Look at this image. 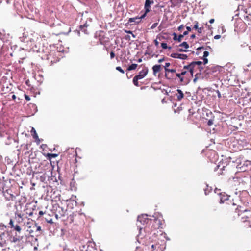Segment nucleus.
Segmentation results:
<instances>
[{"label": "nucleus", "mask_w": 251, "mask_h": 251, "mask_svg": "<svg viewBox=\"0 0 251 251\" xmlns=\"http://www.w3.org/2000/svg\"><path fill=\"white\" fill-rule=\"evenodd\" d=\"M203 61H204V64L203 65H205V64H206L208 62V59L206 58H204Z\"/></svg>", "instance_id": "nucleus-47"}, {"label": "nucleus", "mask_w": 251, "mask_h": 251, "mask_svg": "<svg viewBox=\"0 0 251 251\" xmlns=\"http://www.w3.org/2000/svg\"><path fill=\"white\" fill-rule=\"evenodd\" d=\"M215 71V68L213 67L207 68L204 70L203 75L205 77L208 78Z\"/></svg>", "instance_id": "nucleus-5"}, {"label": "nucleus", "mask_w": 251, "mask_h": 251, "mask_svg": "<svg viewBox=\"0 0 251 251\" xmlns=\"http://www.w3.org/2000/svg\"><path fill=\"white\" fill-rule=\"evenodd\" d=\"M187 31L184 32L183 34H180L178 37V41L180 42L182 40V38L184 37V35H186L188 34V26H186Z\"/></svg>", "instance_id": "nucleus-17"}, {"label": "nucleus", "mask_w": 251, "mask_h": 251, "mask_svg": "<svg viewBox=\"0 0 251 251\" xmlns=\"http://www.w3.org/2000/svg\"><path fill=\"white\" fill-rule=\"evenodd\" d=\"M153 0H146L144 9L145 10V13L144 14L141 16V18H144L146 16L147 14L151 10V5L153 3Z\"/></svg>", "instance_id": "nucleus-3"}, {"label": "nucleus", "mask_w": 251, "mask_h": 251, "mask_svg": "<svg viewBox=\"0 0 251 251\" xmlns=\"http://www.w3.org/2000/svg\"><path fill=\"white\" fill-rule=\"evenodd\" d=\"M198 23L197 22H196L195 25H194V28L195 29L197 30L198 33H201L202 32V28H201V27L198 28Z\"/></svg>", "instance_id": "nucleus-23"}, {"label": "nucleus", "mask_w": 251, "mask_h": 251, "mask_svg": "<svg viewBox=\"0 0 251 251\" xmlns=\"http://www.w3.org/2000/svg\"><path fill=\"white\" fill-rule=\"evenodd\" d=\"M148 73V69L147 67H145L142 70L139 72L138 75H135V76L138 78L139 79H142L144 78L147 75Z\"/></svg>", "instance_id": "nucleus-4"}, {"label": "nucleus", "mask_w": 251, "mask_h": 251, "mask_svg": "<svg viewBox=\"0 0 251 251\" xmlns=\"http://www.w3.org/2000/svg\"><path fill=\"white\" fill-rule=\"evenodd\" d=\"M139 79L137 78L135 76L134 77L133 79V83L134 84V85L137 87H138L139 86V82H138V80Z\"/></svg>", "instance_id": "nucleus-24"}, {"label": "nucleus", "mask_w": 251, "mask_h": 251, "mask_svg": "<svg viewBox=\"0 0 251 251\" xmlns=\"http://www.w3.org/2000/svg\"><path fill=\"white\" fill-rule=\"evenodd\" d=\"M248 211L247 210H244L241 213H238V215L241 217V220L243 222H247L249 223L248 225L249 227L251 228V224H250V221L251 220V215L247 214Z\"/></svg>", "instance_id": "nucleus-2"}, {"label": "nucleus", "mask_w": 251, "mask_h": 251, "mask_svg": "<svg viewBox=\"0 0 251 251\" xmlns=\"http://www.w3.org/2000/svg\"><path fill=\"white\" fill-rule=\"evenodd\" d=\"M160 68L161 66L160 65H155L153 66L152 67L153 74L155 75L157 72L160 71Z\"/></svg>", "instance_id": "nucleus-15"}, {"label": "nucleus", "mask_w": 251, "mask_h": 251, "mask_svg": "<svg viewBox=\"0 0 251 251\" xmlns=\"http://www.w3.org/2000/svg\"><path fill=\"white\" fill-rule=\"evenodd\" d=\"M31 132L32 133V135L33 138H34L35 139H38V136L36 133L35 129L33 127H32Z\"/></svg>", "instance_id": "nucleus-19"}, {"label": "nucleus", "mask_w": 251, "mask_h": 251, "mask_svg": "<svg viewBox=\"0 0 251 251\" xmlns=\"http://www.w3.org/2000/svg\"><path fill=\"white\" fill-rule=\"evenodd\" d=\"M177 93H178L177 97V99H178L179 100H181V99L183 97V92H182L180 90H179V89H178V90H177Z\"/></svg>", "instance_id": "nucleus-21"}, {"label": "nucleus", "mask_w": 251, "mask_h": 251, "mask_svg": "<svg viewBox=\"0 0 251 251\" xmlns=\"http://www.w3.org/2000/svg\"><path fill=\"white\" fill-rule=\"evenodd\" d=\"M214 19H211L210 20L209 22L210 23H213L214 22Z\"/></svg>", "instance_id": "nucleus-55"}, {"label": "nucleus", "mask_w": 251, "mask_h": 251, "mask_svg": "<svg viewBox=\"0 0 251 251\" xmlns=\"http://www.w3.org/2000/svg\"><path fill=\"white\" fill-rule=\"evenodd\" d=\"M48 222L49 223H53V222H52L51 219H50V220L48 221Z\"/></svg>", "instance_id": "nucleus-58"}, {"label": "nucleus", "mask_w": 251, "mask_h": 251, "mask_svg": "<svg viewBox=\"0 0 251 251\" xmlns=\"http://www.w3.org/2000/svg\"><path fill=\"white\" fill-rule=\"evenodd\" d=\"M92 248L91 247H89L87 244H86L80 247V251H90Z\"/></svg>", "instance_id": "nucleus-12"}, {"label": "nucleus", "mask_w": 251, "mask_h": 251, "mask_svg": "<svg viewBox=\"0 0 251 251\" xmlns=\"http://www.w3.org/2000/svg\"><path fill=\"white\" fill-rule=\"evenodd\" d=\"M59 208L61 209L62 213H60V215H58V214H55V217L57 219H58V218H60L62 216H64V213H65L64 211L63 210V209L62 208L59 207Z\"/></svg>", "instance_id": "nucleus-25"}, {"label": "nucleus", "mask_w": 251, "mask_h": 251, "mask_svg": "<svg viewBox=\"0 0 251 251\" xmlns=\"http://www.w3.org/2000/svg\"><path fill=\"white\" fill-rule=\"evenodd\" d=\"M156 25H157V23H155V24H154L153 25V26H156Z\"/></svg>", "instance_id": "nucleus-61"}, {"label": "nucleus", "mask_w": 251, "mask_h": 251, "mask_svg": "<svg viewBox=\"0 0 251 251\" xmlns=\"http://www.w3.org/2000/svg\"><path fill=\"white\" fill-rule=\"evenodd\" d=\"M170 63H165V66H164L165 70V71H166V69H168L167 67L170 66Z\"/></svg>", "instance_id": "nucleus-41"}, {"label": "nucleus", "mask_w": 251, "mask_h": 251, "mask_svg": "<svg viewBox=\"0 0 251 251\" xmlns=\"http://www.w3.org/2000/svg\"><path fill=\"white\" fill-rule=\"evenodd\" d=\"M209 55V52L207 51H205L204 52H203V57L204 58H206V57L208 56V55Z\"/></svg>", "instance_id": "nucleus-38"}, {"label": "nucleus", "mask_w": 251, "mask_h": 251, "mask_svg": "<svg viewBox=\"0 0 251 251\" xmlns=\"http://www.w3.org/2000/svg\"><path fill=\"white\" fill-rule=\"evenodd\" d=\"M154 224L153 225L154 228L158 229L161 227V222L160 220L155 219L154 220Z\"/></svg>", "instance_id": "nucleus-13"}, {"label": "nucleus", "mask_w": 251, "mask_h": 251, "mask_svg": "<svg viewBox=\"0 0 251 251\" xmlns=\"http://www.w3.org/2000/svg\"><path fill=\"white\" fill-rule=\"evenodd\" d=\"M171 57L174 58H179L181 59H186L187 58V55L184 54L179 53H172L171 55Z\"/></svg>", "instance_id": "nucleus-7"}, {"label": "nucleus", "mask_w": 251, "mask_h": 251, "mask_svg": "<svg viewBox=\"0 0 251 251\" xmlns=\"http://www.w3.org/2000/svg\"><path fill=\"white\" fill-rule=\"evenodd\" d=\"M81 149L79 148H76L75 150V151L74 149H69L68 150V152L69 153H71V152H73L74 153V154H73V157H74L75 156V157H78V152H81Z\"/></svg>", "instance_id": "nucleus-9"}, {"label": "nucleus", "mask_w": 251, "mask_h": 251, "mask_svg": "<svg viewBox=\"0 0 251 251\" xmlns=\"http://www.w3.org/2000/svg\"><path fill=\"white\" fill-rule=\"evenodd\" d=\"M251 161H246V164H244V165H245L246 166H248L249 165H251Z\"/></svg>", "instance_id": "nucleus-48"}, {"label": "nucleus", "mask_w": 251, "mask_h": 251, "mask_svg": "<svg viewBox=\"0 0 251 251\" xmlns=\"http://www.w3.org/2000/svg\"><path fill=\"white\" fill-rule=\"evenodd\" d=\"M0 227H2L3 228H6V226L4 224H0Z\"/></svg>", "instance_id": "nucleus-53"}, {"label": "nucleus", "mask_w": 251, "mask_h": 251, "mask_svg": "<svg viewBox=\"0 0 251 251\" xmlns=\"http://www.w3.org/2000/svg\"><path fill=\"white\" fill-rule=\"evenodd\" d=\"M223 159H222L218 163V164L214 168V171H216L218 169H220V170H223L224 168L226 166V163H223L222 162Z\"/></svg>", "instance_id": "nucleus-10"}, {"label": "nucleus", "mask_w": 251, "mask_h": 251, "mask_svg": "<svg viewBox=\"0 0 251 251\" xmlns=\"http://www.w3.org/2000/svg\"><path fill=\"white\" fill-rule=\"evenodd\" d=\"M110 58L111 59L114 58L115 57V53L113 51L110 52Z\"/></svg>", "instance_id": "nucleus-35"}, {"label": "nucleus", "mask_w": 251, "mask_h": 251, "mask_svg": "<svg viewBox=\"0 0 251 251\" xmlns=\"http://www.w3.org/2000/svg\"><path fill=\"white\" fill-rule=\"evenodd\" d=\"M54 52H51L50 53L49 55H47L46 59L49 60L50 61L51 63H55L59 61V59L57 58V59H53V55H54Z\"/></svg>", "instance_id": "nucleus-8"}, {"label": "nucleus", "mask_w": 251, "mask_h": 251, "mask_svg": "<svg viewBox=\"0 0 251 251\" xmlns=\"http://www.w3.org/2000/svg\"><path fill=\"white\" fill-rule=\"evenodd\" d=\"M173 35L174 36V37H173L174 40H175V41L178 40L177 35L176 33H174L173 34Z\"/></svg>", "instance_id": "nucleus-37"}, {"label": "nucleus", "mask_w": 251, "mask_h": 251, "mask_svg": "<svg viewBox=\"0 0 251 251\" xmlns=\"http://www.w3.org/2000/svg\"><path fill=\"white\" fill-rule=\"evenodd\" d=\"M116 69L117 71H119L120 72H121V73H122V74H124V73H125L124 71V70L121 68V67L117 66V67H116Z\"/></svg>", "instance_id": "nucleus-30"}, {"label": "nucleus", "mask_w": 251, "mask_h": 251, "mask_svg": "<svg viewBox=\"0 0 251 251\" xmlns=\"http://www.w3.org/2000/svg\"><path fill=\"white\" fill-rule=\"evenodd\" d=\"M202 63L201 61L193 62L189 64V72L191 75L196 72L195 75L201 73V70L203 69Z\"/></svg>", "instance_id": "nucleus-1"}, {"label": "nucleus", "mask_w": 251, "mask_h": 251, "mask_svg": "<svg viewBox=\"0 0 251 251\" xmlns=\"http://www.w3.org/2000/svg\"><path fill=\"white\" fill-rule=\"evenodd\" d=\"M180 46L184 47L185 49L188 48V44L186 42H183L180 45Z\"/></svg>", "instance_id": "nucleus-29"}, {"label": "nucleus", "mask_w": 251, "mask_h": 251, "mask_svg": "<svg viewBox=\"0 0 251 251\" xmlns=\"http://www.w3.org/2000/svg\"><path fill=\"white\" fill-rule=\"evenodd\" d=\"M35 227L36 228V231L39 232V233H40V231H41V228L40 226H37L36 225H35Z\"/></svg>", "instance_id": "nucleus-34"}, {"label": "nucleus", "mask_w": 251, "mask_h": 251, "mask_svg": "<svg viewBox=\"0 0 251 251\" xmlns=\"http://www.w3.org/2000/svg\"><path fill=\"white\" fill-rule=\"evenodd\" d=\"M138 65L137 64H132L131 65L129 66L127 68V70L128 71H131L133 70H135L137 67Z\"/></svg>", "instance_id": "nucleus-20"}, {"label": "nucleus", "mask_w": 251, "mask_h": 251, "mask_svg": "<svg viewBox=\"0 0 251 251\" xmlns=\"http://www.w3.org/2000/svg\"><path fill=\"white\" fill-rule=\"evenodd\" d=\"M184 68L188 69V65L185 66H184Z\"/></svg>", "instance_id": "nucleus-59"}, {"label": "nucleus", "mask_w": 251, "mask_h": 251, "mask_svg": "<svg viewBox=\"0 0 251 251\" xmlns=\"http://www.w3.org/2000/svg\"><path fill=\"white\" fill-rule=\"evenodd\" d=\"M18 241H19V239L17 238L14 237L12 239V242L15 243Z\"/></svg>", "instance_id": "nucleus-43"}, {"label": "nucleus", "mask_w": 251, "mask_h": 251, "mask_svg": "<svg viewBox=\"0 0 251 251\" xmlns=\"http://www.w3.org/2000/svg\"><path fill=\"white\" fill-rule=\"evenodd\" d=\"M228 199V196L225 195H222L220 197V203H223L225 201Z\"/></svg>", "instance_id": "nucleus-18"}, {"label": "nucleus", "mask_w": 251, "mask_h": 251, "mask_svg": "<svg viewBox=\"0 0 251 251\" xmlns=\"http://www.w3.org/2000/svg\"><path fill=\"white\" fill-rule=\"evenodd\" d=\"M9 225H10V227L12 228V227H14V222L12 219H10L9 221Z\"/></svg>", "instance_id": "nucleus-36"}, {"label": "nucleus", "mask_w": 251, "mask_h": 251, "mask_svg": "<svg viewBox=\"0 0 251 251\" xmlns=\"http://www.w3.org/2000/svg\"><path fill=\"white\" fill-rule=\"evenodd\" d=\"M183 28H184L183 26L181 25L178 27V29L179 31H181L182 29H183Z\"/></svg>", "instance_id": "nucleus-49"}, {"label": "nucleus", "mask_w": 251, "mask_h": 251, "mask_svg": "<svg viewBox=\"0 0 251 251\" xmlns=\"http://www.w3.org/2000/svg\"><path fill=\"white\" fill-rule=\"evenodd\" d=\"M214 39H219L221 38V36L220 35H216L214 36Z\"/></svg>", "instance_id": "nucleus-46"}, {"label": "nucleus", "mask_w": 251, "mask_h": 251, "mask_svg": "<svg viewBox=\"0 0 251 251\" xmlns=\"http://www.w3.org/2000/svg\"><path fill=\"white\" fill-rule=\"evenodd\" d=\"M154 246H154V245H152L151 246L152 248L154 249Z\"/></svg>", "instance_id": "nucleus-63"}, {"label": "nucleus", "mask_w": 251, "mask_h": 251, "mask_svg": "<svg viewBox=\"0 0 251 251\" xmlns=\"http://www.w3.org/2000/svg\"><path fill=\"white\" fill-rule=\"evenodd\" d=\"M6 245V241L5 240H2L0 241V247H4Z\"/></svg>", "instance_id": "nucleus-28"}, {"label": "nucleus", "mask_w": 251, "mask_h": 251, "mask_svg": "<svg viewBox=\"0 0 251 251\" xmlns=\"http://www.w3.org/2000/svg\"><path fill=\"white\" fill-rule=\"evenodd\" d=\"M138 61L139 62H141L142 61V59H139Z\"/></svg>", "instance_id": "nucleus-60"}, {"label": "nucleus", "mask_w": 251, "mask_h": 251, "mask_svg": "<svg viewBox=\"0 0 251 251\" xmlns=\"http://www.w3.org/2000/svg\"><path fill=\"white\" fill-rule=\"evenodd\" d=\"M217 93L218 94V98H221V94H220V92L219 91H217Z\"/></svg>", "instance_id": "nucleus-51"}, {"label": "nucleus", "mask_w": 251, "mask_h": 251, "mask_svg": "<svg viewBox=\"0 0 251 251\" xmlns=\"http://www.w3.org/2000/svg\"><path fill=\"white\" fill-rule=\"evenodd\" d=\"M212 190L211 187H209L207 184L205 185V187L203 188L205 195H208Z\"/></svg>", "instance_id": "nucleus-16"}, {"label": "nucleus", "mask_w": 251, "mask_h": 251, "mask_svg": "<svg viewBox=\"0 0 251 251\" xmlns=\"http://www.w3.org/2000/svg\"><path fill=\"white\" fill-rule=\"evenodd\" d=\"M163 60H164V59H163V58H162V59H160L158 60V62L161 63V62H162Z\"/></svg>", "instance_id": "nucleus-56"}, {"label": "nucleus", "mask_w": 251, "mask_h": 251, "mask_svg": "<svg viewBox=\"0 0 251 251\" xmlns=\"http://www.w3.org/2000/svg\"><path fill=\"white\" fill-rule=\"evenodd\" d=\"M11 228H13L15 230L19 233H20L22 230L20 226L18 225H14V227H12Z\"/></svg>", "instance_id": "nucleus-22"}, {"label": "nucleus", "mask_w": 251, "mask_h": 251, "mask_svg": "<svg viewBox=\"0 0 251 251\" xmlns=\"http://www.w3.org/2000/svg\"><path fill=\"white\" fill-rule=\"evenodd\" d=\"M176 76L180 79L181 81L183 80V78L181 77V75H180V73L176 74Z\"/></svg>", "instance_id": "nucleus-45"}, {"label": "nucleus", "mask_w": 251, "mask_h": 251, "mask_svg": "<svg viewBox=\"0 0 251 251\" xmlns=\"http://www.w3.org/2000/svg\"><path fill=\"white\" fill-rule=\"evenodd\" d=\"M186 73V71H183L180 73V75H184Z\"/></svg>", "instance_id": "nucleus-52"}, {"label": "nucleus", "mask_w": 251, "mask_h": 251, "mask_svg": "<svg viewBox=\"0 0 251 251\" xmlns=\"http://www.w3.org/2000/svg\"><path fill=\"white\" fill-rule=\"evenodd\" d=\"M12 99H13V100H15V99H16V96H15V95H13L12 96Z\"/></svg>", "instance_id": "nucleus-54"}, {"label": "nucleus", "mask_w": 251, "mask_h": 251, "mask_svg": "<svg viewBox=\"0 0 251 251\" xmlns=\"http://www.w3.org/2000/svg\"><path fill=\"white\" fill-rule=\"evenodd\" d=\"M90 25L88 24L86 22L84 23L83 25H81L79 26V29L81 31L84 32L85 34H88L89 33V30L88 28L89 27Z\"/></svg>", "instance_id": "nucleus-6"}, {"label": "nucleus", "mask_w": 251, "mask_h": 251, "mask_svg": "<svg viewBox=\"0 0 251 251\" xmlns=\"http://www.w3.org/2000/svg\"><path fill=\"white\" fill-rule=\"evenodd\" d=\"M5 235V233L4 232H2L0 234V240H3V237Z\"/></svg>", "instance_id": "nucleus-40"}, {"label": "nucleus", "mask_w": 251, "mask_h": 251, "mask_svg": "<svg viewBox=\"0 0 251 251\" xmlns=\"http://www.w3.org/2000/svg\"><path fill=\"white\" fill-rule=\"evenodd\" d=\"M18 216L19 217H20V218H21V217H21V214H18Z\"/></svg>", "instance_id": "nucleus-62"}, {"label": "nucleus", "mask_w": 251, "mask_h": 251, "mask_svg": "<svg viewBox=\"0 0 251 251\" xmlns=\"http://www.w3.org/2000/svg\"><path fill=\"white\" fill-rule=\"evenodd\" d=\"M148 215L147 214H143L140 216H138L137 218V221L140 222V223H144L146 222V220L147 219Z\"/></svg>", "instance_id": "nucleus-11"}, {"label": "nucleus", "mask_w": 251, "mask_h": 251, "mask_svg": "<svg viewBox=\"0 0 251 251\" xmlns=\"http://www.w3.org/2000/svg\"><path fill=\"white\" fill-rule=\"evenodd\" d=\"M213 121L212 120H209L207 122V125L208 126H211L213 124Z\"/></svg>", "instance_id": "nucleus-42"}, {"label": "nucleus", "mask_w": 251, "mask_h": 251, "mask_svg": "<svg viewBox=\"0 0 251 251\" xmlns=\"http://www.w3.org/2000/svg\"><path fill=\"white\" fill-rule=\"evenodd\" d=\"M176 72V70H174V69H166V71H165V72H166V75H167V72Z\"/></svg>", "instance_id": "nucleus-32"}, {"label": "nucleus", "mask_w": 251, "mask_h": 251, "mask_svg": "<svg viewBox=\"0 0 251 251\" xmlns=\"http://www.w3.org/2000/svg\"><path fill=\"white\" fill-rule=\"evenodd\" d=\"M165 39V37L162 35H158L157 36V39H158L159 41H162V40Z\"/></svg>", "instance_id": "nucleus-33"}, {"label": "nucleus", "mask_w": 251, "mask_h": 251, "mask_svg": "<svg viewBox=\"0 0 251 251\" xmlns=\"http://www.w3.org/2000/svg\"><path fill=\"white\" fill-rule=\"evenodd\" d=\"M154 44H155V45L156 47L158 46V45H159V42L157 41V39H156V40H154Z\"/></svg>", "instance_id": "nucleus-44"}, {"label": "nucleus", "mask_w": 251, "mask_h": 251, "mask_svg": "<svg viewBox=\"0 0 251 251\" xmlns=\"http://www.w3.org/2000/svg\"><path fill=\"white\" fill-rule=\"evenodd\" d=\"M161 47L163 49H168L169 50H171V47H168L166 43H162L161 44Z\"/></svg>", "instance_id": "nucleus-26"}, {"label": "nucleus", "mask_w": 251, "mask_h": 251, "mask_svg": "<svg viewBox=\"0 0 251 251\" xmlns=\"http://www.w3.org/2000/svg\"><path fill=\"white\" fill-rule=\"evenodd\" d=\"M29 215L30 216H31V215H32V212L30 213Z\"/></svg>", "instance_id": "nucleus-64"}, {"label": "nucleus", "mask_w": 251, "mask_h": 251, "mask_svg": "<svg viewBox=\"0 0 251 251\" xmlns=\"http://www.w3.org/2000/svg\"><path fill=\"white\" fill-rule=\"evenodd\" d=\"M142 18H141V16L140 17H136L134 18H131L128 20V23H131L132 22H135L137 23H139L140 22V19H142Z\"/></svg>", "instance_id": "nucleus-14"}, {"label": "nucleus", "mask_w": 251, "mask_h": 251, "mask_svg": "<svg viewBox=\"0 0 251 251\" xmlns=\"http://www.w3.org/2000/svg\"><path fill=\"white\" fill-rule=\"evenodd\" d=\"M46 157H57V154H51V153H47Z\"/></svg>", "instance_id": "nucleus-31"}, {"label": "nucleus", "mask_w": 251, "mask_h": 251, "mask_svg": "<svg viewBox=\"0 0 251 251\" xmlns=\"http://www.w3.org/2000/svg\"><path fill=\"white\" fill-rule=\"evenodd\" d=\"M44 212L42 211H40L39 212V215L41 216L44 214Z\"/></svg>", "instance_id": "nucleus-50"}, {"label": "nucleus", "mask_w": 251, "mask_h": 251, "mask_svg": "<svg viewBox=\"0 0 251 251\" xmlns=\"http://www.w3.org/2000/svg\"><path fill=\"white\" fill-rule=\"evenodd\" d=\"M6 199L8 201H14L15 199V196L13 194H10L9 197Z\"/></svg>", "instance_id": "nucleus-27"}, {"label": "nucleus", "mask_w": 251, "mask_h": 251, "mask_svg": "<svg viewBox=\"0 0 251 251\" xmlns=\"http://www.w3.org/2000/svg\"><path fill=\"white\" fill-rule=\"evenodd\" d=\"M25 99L27 101H29L30 100V98L29 97V96H28L26 94H25Z\"/></svg>", "instance_id": "nucleus-39"}, {"label": "nucleus", "mask_w": 251, "mask_h": 251, "mask_svg": "<svg viewBox=\"0 0 251 251\" xmlns=\"http://www.w3.org/2000/svg\"><path fill=\"white\" fill-rule=\"evenodd\" d=\"M195 37V34H192V35H191V38H193H193H194Z\"/></svg>", "instance_id": "nucleus-57"}]
</instances>
